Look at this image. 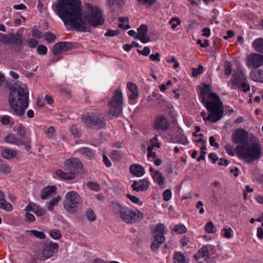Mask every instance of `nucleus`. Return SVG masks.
I'll return each mask as SVG.
<instances>
[{
  "instance_id": "dca6fc26",
  "label": "nucleus",
  "mask_w": 263,
  "mask_h": 263,
  "mask_svg": "<svg viewBox=\"0 0 263 263\" xmlns=\"http://www.w3.org/2000/svg\"><path fill=\"white\" fill-rule=\"evenodd\" d=\"M138 34L134 36L135 39H139L143 43H146L150 41L149 37L147 35V26L145 25H142L138 28Z\"/></svg>"
},
{
  "instance_id": "2f4dec72",
  "label": "nucleus",
  "mask_w": 263,
  "mask_h": 263,
  "mask_svg": "<svg viewBox=\"0 0 263 263\" xmlns=\"http://www.w3.org/2000/svg\"><path fill=\"white\" fill-rule=\"evenodd\" d=\"M61 197L60 196H58L50 200L49 203L47 204V208L49 211H53L54 206H57L59 202L61 200Z\"/></svg>"
},
{
  "instance_id": "0eeeda50",
  "label": "nucleus",
  "mask_w": 263,
  "mask_h": 263,
  "mask_svg": "<svg viewBox=\"0 0 263 263\" xmlns=\"http://www.w3.org/2000/svg\"><path fill=\"white\" fill-rule=\"evenodd\" d=\"M110 107L109 114L118 117L122 113L123 106L122 93L120 89H117L108 103Z\"/></svg>"
},
{
  "instance_id": "a19ab883",
  "label": "nucleus",
  "mask_w": 263,
  "mask_h": 263,
  "mask_svg": "<svg viewBox=\"0 0 263 263\" xmlns=\"http://www.w3.org/2000/svg\"><path fill=\"white\" fill-rule=\"evenodd\" d=\"M140 5L146 7H150L152 6L156 1V0H137Z\"/></svg>"
},
{
  "instance_id": "69168bd1",
  "label": "nucleus",
  "mask_w": 263,
  "mask_h": 263,
  "mask_svg": "<svg viewBox=\"0 0 263 263\" xmlns=\"http://www.w3.org/2000/svg\"><path fill=\"white\" fill-rule=\"evenodd\" d=\"M32 35L33 37H36L38 39H41L42 37L41 31L37 29H33L32 30Z\"/></svg>"
},
{
  "instance_id": "6e6d98bb",
  "label": "nucleus",
  "mask_w": 263,
  "mask_h": 263,
  "mask_svg": "<svg viewBox=\"0 0 263 263\" xmlns=\"http://www.w3.org/2000/svg\"><path fill=\"white\" fill-rule=\"evenodd\" d=\"M60 45H63V48L64 51H67L71 50L73 46L72 44V43L70 42H62V44H60Z\"/></svg>"
},
{
  "instance_id": "c756f323",
  "label": "nucleus",
  "mask_w": 263,
  "mask_h": 263,
  "mask_svg": "<svg viewBox=\"0 0 263 263\" xmlns=\"http://www.w3.org/2000/svg\"><path fill=\"white\" fill-rule=\"evenodd\" d=\"M16 155V152L11 149L6 148L3 151L2 155L3 158L10 159L14 158Z\"/></svg>"
},
{
  "instance_id": "f704fd0d",
  "label": "nucleus",
  "mask_w": 263,
  "mask_h": 263,
  "mask_svg": "<svg viewBox=\"0 0 263 263\" xmlns=\"http://www.w3.org/2000/svg\"><path fill=\"white\" fill-rule=\"evenodd\" d=\"M0 122L5 125L14 124V123L12 118L8 115L2 116L0 117Z\"/></svg>"
},
{
  "instance_id": "338daca9",
  "label": "nucleus",
  "mask_w": 263,
  "mask_h": 263,
  "mask_svg": "<svg viewBox=\"0 0 263 263\" xmlns=\"http://www.w3.org/2000/svg\"><path fill=\"white\" fill-rule=\"evenodd\" d=\"M127 87L131 92L138 91L136 85L132 82H128Z\"/></svg>"
},
{
  "instance_id": "7c9ffc66",
  "label": "nucleus",
  "mask_w": 263,
  "mask_h": 263,
  "mask_svg": "<svg viewBox=\"0 0 263 263\" xmlns=\"http://www.w3.org/2000/svg\"><path fill=\"white\" fill-rule=\"evenodd\" d=\"M174 263H187L184 254L180 252L176 253L174 256Z\"/></svg>"
},
{
  "instance_id": "6ab92c4d",
  "label": "nucleus",
  "mask_w": 263,
  "mask_h": 263,
  "mask_svg": "<svg viewBox=\"0 0 263 263\" xmlns=\"http://www.w3.org/2000/svg\"><path fill=\"white\" fill-rule=\"evenodd\" d=\"M23 39L19 34L10 35V42L9 44L15 45L14 49L16 51H20L22 49Z\"/></svg>"
},
{
  "instance_id": "603ef678",
  "label": "nucleus",
  "mask_w": 263,
  "mask_h": 263,
  "mask_svg": "<svg viewBox=\"0 0 263 263\" xmlns=\"http://www.w3.org/2000/svg\"><path fill=\"white\" fill-rule=\"evenodd\" d=\"M29 232L36 238H39L40 239H44L45 238V235L42 232H40L36 230H31Z\"/></svg>"
},
{
  "instance_id": "c9c22d12",
  "label": "nucleus",
  "mask_w": 263,
  "mask_h": 263,
  "mask_svg": "<svg viewBox=\"0 0 263 263\" xmlns=\"http://www.w3.org/2000/svg\"><path fill=\"white\" fill-rule=\"evenodd\" d=\"M0 208L6 211L10 212L12 210V205L10 203L7 202L6 200L4 199L0 200Z\"/></svg>"
},
{
  "instance_id": "bf43d9fd",
  "label": "nucleus",
  "mask_w": 263,
  "mask_h": 263,
  "mask_svg": "<svg viewBox=\"0 0 263 263\" xmlns=\"http://www.w3.org/2000/svg\"><path fill=\"white\" fill-rule=\"evenodd\" d=\"M163 199L165 201H168L172 197V193L171 190H166L164 191V192L163 193Z\"/></svg>"
},
{
  "instance_id": "f3484780",
  "label": "nucleus",
  "mask_w": 263,
  "mask_h": 263,
  "mask_svg": "<svg viewBox=\"0 0 263 263\" xmlns=\"http://www.w3.org/2000/svg\"><path fill=\"white\" fill-rule=\"evenodd\" d=\"M216 252L215 247L211 245H207L202 247L200 249L198 250V254L200 257H205L213 255Z\"/></svg>"
},
{
  "instance_id": "37998d69",
  "label": "nucleus",
  "mask_w": 263,
  "mask_h": 263,
  "mask_svg": "<svg viewBox=\"0 0 263 263\" xmlns=\"http://www.w3.org/2000/svg\"><path fill=\"white\" fill-rule=\"evenodd\" d=\"M232 72V64L228 61H226L224 63V73L228 76L231 74Z\"/></svg>"
},
{
  "instance_id": "423d86ee",
  "label": "nucleus",
  "mask_w": 263,
  "mask_h": 263,
  "mask_svg": "<svg viewBox=\"0 0 263 263\" xmlns=\"http://www.w3.org/2000/svg\"><path fill=\"white\" fill-rule=\"evenodd\" d=\"M82 204V198L75 191H70L66 194L63 206L68 213L71 214L76 213L79 206Z\"/></svg>"
},
{
  "instance_id": "0e129e2a",
  "label": "nucleus",
  "mask_w": 263,
  "mask_h": 263,
  "mask_svg": "<svg viewBox=\"0 0 263 263\" xmlns=\"http://www.w3.org/2000/svg\"><path fill=\"white\" fill-rule=\"evenodd\" d=\"M119 34V31L118 30H108L105 33V35L106 36H114Z\"/></svg>"
},
{
  "instance_id": "393cba45",
  "label": "nucleus",
  "mask_w": 263,
  "mask_h": 263,
  "mask_svg": "<svg viewBox=\"0 0 263 263\" xmlns=\"http://www.w3.org/2000/svg\"><path fill=\"white\" fill-rule=\"evenodd\" d=\"M171 140L173 142H177L183 145L187 143L186 137L185 136L181 131H179L178 134L172 137Z\"/></svg>"
},
{
  "instance_id": "774afa93",
  "label": "nucleus",
  "mask_w": 263,
  "mask_h": 263,
  "mask_svg": "<svg viewBox=\"0 0 263 263\" xmlns=\"http://www.w3.org/2000/svg\"><path fill=\"white\" fill-rule=\"evenodd\" d=\"M137 52L144 56H147L150 53V49L147 47H145L142 50H137Z\"/></svg>"
},
{
  "instance_id": "7ed1b4c3",
  "label": "nucleus",
  "mask_w": 263,
  "mask_h": 263,
  "mask_svg": "<svg viewBox=\"0 0 263 263\" xmlns=\"http://www.w3.org/2000/svg\"><path fill=\"white\" fill-rule=\"evenodd\" d=\"M235 151L238 157L247 160V162L259 160L262 156L261 145L255 142L250 145H237Z\"/></svg>"
},
{
  "instance_id": "72a5a7b5",
  "label": "nucleus",
  "mask_w": 263,
  "mask_h": 263,
  "mask_svg": "<svg viewBox=\"0 0 263 263\" xmlns=\"http://www.w3.org/2000/svg\"><path fill=\"white\" fill-rule=\"evenodd\" d=\"M60 44H62V42L55 44L52 48V52L55 55L61 54L64 51L63 48V45H60Z\"/></svg>"
},
{
  "instance_id": "4468645a",
  "label": "nucleus",
  "mask_w": 263,
  "mask_h": 263,
  "mask_svg": "<svg viewBox=\"0 0 263 263\" xmlns=\"http://www.w3.org/2000/svg\"><path fill=\"white\" fill-rule=\"evenodd\" d=\"M263 64V56L257 53H252L248 57L247 65L252 68H257Z\"/></svg>"
},
{
  "instance_id": "49530a36",
  "label": "nucleus",
  "mask_w": 263,
  "mask_h": 263,
  "mask_svg": "<svg viewBox=\"0 0 263 263\" xmlns=\"http://www.w3.org/2000/svg\"><path fill=\"white\" fill-rule=\"evenodd\" d=\"M181 23V21L178 18L172 17L169 21V24L171 25V27L173 29H174L177 27V25H179Z\"/></svg>"
},
{
  "instance_id": "20e7f679",
  "label": "nucleus",
  "mask_w": 263,
  "mask_h": 263,
  "mask_svg": "<svg viewBox=\"0 0 263 263\" xmlns=\"http://www.w3.org/2000/svg\"><path fill=\"white\" fill-rule=\"evenodd\" d=\"M115 212L122 221L127 224H133L140 221L143 218V214L138 209L133 210L127 206L117 204Z\"/></svg>"
},
{
  "instance_id": "5701e85b",
  "label": "nucleus",
  "mask_w": 263,
  "mask_h": 263,
  "mask_svg": "<svg viewBox=\"0 0 263 263\" xmlns=\"http://www.w3.org/2000/svg\"><path fill=\"white\" fill-rule=\"evenodd\" d=\"M4 141L6 142L15 144L17 146L22 145L24 144L22 138H17L15 135L13 134H9L5 137Z\"/></svg>"
},
{
  "instance_id": "4d7b16f0",
  "label": "nucleus",
  "mask_w": 263,
  "mask_h": 263,
  "mask_svg": "<svg viewBox=\"0 0 263 263\" xmlns=\"http://www.w3.org/2000/svg\"><path fill=\"white\" fill-rule=\"evenodd\" d=\"M46 40L49 43L53 42L55 39V35L53 33L50 32L46 33Z\"/></svg>"
},
{
  "instance_id": "13d9d810",
  "label": "nucleus",
  "mask_w": 263,
  "mask_h": 263,
  "mask_svg": "<svg viewBox=\"0 0 263 263\" xmlns=\"http://www.w3.org/2000/svg\"><path fill=\"white\" fill-rule=\"evenodd\" d=\"M17 134L20 137H23L25 135V129L23 124H20L18 125L17 130Z\"/></svg>"
},
{
  "instance_id": "79ce46f5",
  "label": "nucleus",
  "mask_w": 263,
  "mask_h": 263,
  "mask_svg": "<svg viewBox=\"0 0 263 263\" xmlns=\"http://www.w3.org/2000/svg\"><path fill=\"white\" fill-rule=\"evenodd\" d=\"M87 186L91 190L98 192L100 190V185L93 182L89 181L87 183Z\"/></svg>"
},
{
  "instance_id": "680f3d73",
  "label": "nucleus",
  "mask_w": 263,
  "mask_h": 263,
  "mask_svg": "<svg viewBox=\"0 0 263 263\" xmlns=\"http://www.w3.org/2000/svg\"><path fill=\"white\" fill-rule=\"evenodd\" d=\"M246 82L247 81H243V82L240 84L239 87L241 88L242 89L243 91L245 92H248V91L250 90V85L248 84H247Z\"/></svg>"
},
{
  "instance_id": "58836bf2",
  "label": "nucleus",
  "mask_w": 263,
  "mask_h": 263,
  "mask_svg": "<svg viewBox=\"0 0 263 263\" xmlns=\"http://www.w3.org/2000/svg\"><path fill=\"white\" fill-rule=\"evenodd\" d=\"M154 141H157V137L155 136L152 139L150 140L151 145L148 146L147 147V153H149L151 154L154 147H157L158 148L160 147V143H156L154 144Z\"/></svg>"
},
{
  "instance_id": "aec40b11",
  "label": "nucleus",
  "mask_w": 263,
  "mask_h": 263,
  "mask_svg": "<svg viewBox=\"0 0 263 263\" xmlns=\"http://www.w3.org/2000/svg\"><path fill=\"white\" fill-rule=\"evenodd\" d=\"M168 123L165 117L163 116H158L154 123L155 128L164 130L167 128Z\"/></svg>"
},
{
  "instance_id": "e2e57ef3",
  "label": "nucleus",
  "mask_w": 263,
  "mask_h": 263,
  "mask_svg": "<svg viewBox=\"0 0 263 263\" xmlns=\"http://www.w3.org/2000/svg\"><path fill=\"white\" fill-rule=\"evenodd\" d=\"M55 133L54 128L52 126L49 127L46 132V136L49 138L52 137Z\"/></svg>"
},
{
  "instance_id": "1a4fd4ad",
  "label": "nucleus",
  "mask_w": 263,
  "mask_h": 263,
  "mask_svg": "<svg viewBox=\"0 0 263 263\" xmlns=\"http://www.w3.org/2000/svg\"><path fill=\"white\" fill-rule=\"evenodd\" d=\"M166 233L165 227L162 223H159L156 227L153 232L154 241L151 247L153 251H157L161 244L165 241L164 234Z\"/></svg>"
},
{
  "instance_id": "9b49d317",
  "label": "nucleus",
  "mask_w": 263,
  "mask_h": 263,
  "mask_svg": "<svg viewBox=\"0 0 263 263\" xmlns=\"http://www.w3.org/2000/svg\"><path fill=\"white\" fill-rule=\"evenodd\" d=\"M249 133L243 128L235 129L232 133V141L235 144L247 145L248 144Z\"/></svg>"
},
{
  "instance_id": "9d476101",
  "label": "nucleus",
  "mask_w": 263,
  "mask_h": 263,
  "mask_svg": "<svg viewBox=\"0 0 263 263\" xmlns=\"http://www.w3.org/2000/svg\"><path fill=\"white\" fill-rule=\"evenodd\" d=\"M58 248V243L47 242L44 245L43 249L38 252L37 258L40 260L49 258L53 256L55 250Z\"/></svg>"
},
{
  "instance_id": "f03ea898",
  "label": "nucleus",
  "mask_w": 263,
  "mask_h": 263,
  "mask_svg": "<svg viewBox=\"0 0 263 263\" xmlns=\"http://www.w3.org/2000/svg\"><path fill=\"white\" fill-rule=\"evenodd\" d=\"M29 92L25 85L15 84L9 96V103L14 114L22 116L29 104Z\"/></svg>"
},
{
  "instance_id": "c85d7f7f",
  "label": "nucleus",
  "mask_w": 263,
  "mask_h": 263,
  "mask_svg": "<svg viewBox=\"0 0 263 263\" xmlns=\"http://www.w3.org/2000/svg\"><path fill=\"white\" fill-rule=\"evenodd\" d=\"M152 178L159 185H162L164 184V177L160 171H156L153 174Z\"/></svg>"
},
{
  "instance_id": "473e14b6",
  "label": "nucleus",
  "mask_w": 263,
  "mask_h": 263,
  "mask_svg": "<svg viewBox=\"0 0 263 263\" xmlns=\"http://www.w3.org/2000/svg\"><path fill=\"white\" fill-rule=\"evenodd\" d=\"M204 230L208 233L214 234L217 232V228L211 221L208 222L204 226Z\"/></svg>"
},
{
  "instance_id": "052dcab7",
  "label": "nucleus",
  "mask_w": 263,
  "mask_h": 263,
  "mask_svg": "<svg viewBox=\"0 0 263 263\" xmlns=\"http://www.w3.org/2000/svg\"><path fill=\"white\" fill-rule=\"evenodd\" d=\"M25 216L28 222H32L35 220L34 216L32 214L30 213L29 212H26Z\"/></svg>"
},
{
  "instance_id": "4be33fe9",
  "label": "nucleus",
  "mask_w": 263,
  "mask_h": 263,
  "mask_svg": "<svg viewBox=\"0 0 263 263\" xmlns=\"http://www.w3.org/2000/svg\"><path fill=\"white\" fill-rule=\"evenodd\" d=\"M129 171L131 174L138 177L142 176L145 173L144 168L139 164L131 165L129 167Z\"/></svg>"
},
{
  "instance_id": "412c9836",
  "label": "nucleus",
  "mask_w": 263,
  "mask_h": 263,
  "mask_svg": "<svg viewBox=\"0 0 263 263\" xmlns=\"http://www.w3.org/2000/svg\"><path fill=\"white\" fill-rule=\"evenodd\" d=\"M55 174L59 178L67 181L71 180L76 177L73 172H69L66 173L60 169L56 170Z\"/></svg>"
},
{
  "instance_id": "a211bd4d",
  "label": "nucleus",
  "mask_w": 263,
  "mask_h": 263,
  "mask_svg": "<svg viewBox=\"0 0 263 263\" xmlns=\"http://www.w3.org/2000/svg\"><path fill=\"white\" fill-rule=\"evenodd\" d=\"M231 81L233 85L237 88H239L240 84L243 81H247V80L243 72L242 71L238 70L233 74Z\"/></svg>"
},
{
  "instance_id": "f8f14e48",
  "label": "nucleus",
  "mask_w": 263,
  "mask_h": 263,
  "mask_svg": "<svg viewBox=\"0 0 263 263\" xmlns=\"http://www.w3.org/2000/svg\"><path fill=\"white\" fill-rule=\"evenodd\" d=\"M64 165L70 172H72L74 176L81 172L83 169V164L80 159L77 157H71L66 160L64 162Z\"/></svg>"
},
{
  "instance_id": "6e6552de",
  "label": "nucleus",
  "mask_w": 263,
  "mask_h": 263,
  "mask_svg": "<svg viewBox=\"0 0 263 263\" xmlns=\"http://www.w3.org/2000/svg\"><path fill=\"white\" fill-rule=\"evenodd\" d=\"M81 120L87 126L97 129L103 128L106 125L105 119L101 114L91 116L83 115L82 116Z\"/></svg>"
},
{
  "instance_id": "5fc2aeb1",
  "label": "nucleus",
  "mask_w": 263,
  "mask_h": 263,
  "mask_svg": "<svg viewBox=\"0 0 263 263\" xmlns=\"http://www.w3.org/2000/svg\"><path fill=\"white\" fill-rule=\"evenodd\" d=\"M70 130L72 135L74 137H78L80 135V130L79 128L75 125H72L70 127Z\"/></svg>"
},
{
  "instance_id": "c03bdc74",
  "label": "nucleus",
  "mask_w": 263,
  "mask_h": 263,
  "mask_svg": "<svg viewBox=\"0 0 263 263\" xmlns=\"http://www.w3.org/2000/svg\"><path fill=\"white\" fill-rule=\"evenodd\" d=\"M0 172L4 174H9L11 172L10 167L6 164H0Z\"/></svg>"
},
{
  "instance_id": "f257e3e1",
  "label": "nucleus",
  "mask_w": 263,
  "mask_h": 263,
  "mask_svg": "<svg viewBox=\"0 0 263 263\" xmlns=\"http://www.w3.org/2000/svg\"><path fill=\"white\" fill-rule=\"evenodd\" d=\"M55 10L65 25L80 31H90L92 27L104 23L102 11L98 7H91L87 15H83L80 0H59Z\"/></svg>"
},
{
  "instance_id": "8fccbe9b",
  "label": "nucleus",
  "mask_w": 263,
  "mask_h": 263,
  "mask_svg": "<svg viewBox=\"0 0 263 263\" xmlns=\"http://www.w3.org/2000/svg\"><path fill=\"white\" fill-rule=\"evenodd\" d=\"M27 45L30 48H35L39 44V42L34 39L30 38L27 40Z\"/></svg>"
},
{
  "instance_id": "bb28decb",
  "label": "nucleus",
  "mask_w": 263,
  "mask_h": 263,
  "mask_svg": "<svg viewBox=\"0 0 263 263\" xmlns=\"http://www.w3.org/2000/svg\"><path fill=\"white\" fill-rule=\"evenodd\" d=\"M79 153L88 158L92 159L95 155V152L92 149L88 147H82L79 149Z\"/></svg>"
},
{
  "instance_id": "4c0bfd02",
  "label": "nucleus",
  "mask_w": 263,
  "mask_h": 263,
  "mask_svg": "<svg viewBox=\"0 0 263 263\" xmlns=\"http://www.w3.org/2000/svg\"><path fill=\"white\" fill-rule=\"evenodd\" d=\"M119 22H121V23L119 24L118 27L120 28H123L125 29H128L130 27L129 25L127 24L124 25L123 23H128V18L127 17H120L118 18Z\"/></svg>"
},
{
  "instance_id": "a878e982",
  "label": "nucleus",
  "mask_w": 263,
  "mask_h": 263,
  "mask_svg": "<svg viewBox=\"0 0 263 263\" xmlns=\"http://www.w3.org/2000/svg\"><path fill=\"white\" fill-rule=\"evenodd\" d=\"M251 79L256 82H263V70H255L250 73Z\"/></svg>"
},
{
  "instance_id": "ea45409f",
  "label": "nucleus",
  "mask_w": 263,
  "mask_h": 263,
  "mask_svg": "<svg viewBox=\"0 0 263 263\" xmlns=\"http://www.w3.org/2000/svg\"><path fill=\"white\" fill-rule=\"evenodd\" d=\"M173 230L177 234H182L186 232V228L183 224H178L174 227Z\"/></svg>"
},
{
  "instance_id": "cd10ccee",
  "label": "nucleus",
  "mask_w": 263,
  "mask_h": 263,
  "mask_svg": "<svg viewBox=\"0 0 263 263\" xmlns=\"http://www.w3.org/2000/svg\"><path fill=\"white\" fill-rule=\"evenodd\" d=\"M252 46L256 51L263 53V39L259 38L255 40Z\"/></svg>"
},
{
  "instance_id": "ddd939ff",
  "label": "nucleus",
  "mask_w": 263,
  "mask_h": 263,
  "mask_svg": "<svg viewBox=\"0 0 263 263\" xmlns=\"http://www.w3.org/2000/svg\"><path fill=\"white\" fill-rule=\"evenodd\" d=\"M200 98L202 102L206 100L210 99L213 97L218 98V95L212 92V86L207 84L203 83L200 86Z\"/></svg>"
},
{
  "instance_id": "2eb2a0df",
  "label": "nucleus",
  "mask_w": 263,
  "mask_h": 263,
  "mask_svg": "<svg viewBox=\"0 0 263 263\" xmlns=\"http://www.w3.org/2000/svg\"><path fill=\"white\" fill-rule=\"evenodd\" d=\"M150 182L147 179H143L138 181H134L132 187L136 192H143L147 191Z\"/></svg>"
},
{
  "instance_id": "a18cd8bd",
  "label": "nucleus",
  "mask_w": 263,
  "mask_h": 263,
  "mask_svg": "<svg viewBox=\"0 0 263 263\" xmlns=\"http://www.w3.org/2000/svg\"><path fill=\"white\" fill-rule=\"evenodd\" d=\"M50 236L55 239H58L61 237L60 231L58 229L51 231L49 233Z\"/></svg>"
},
{
  "instance_id": "09e8293b",
  "label": "nucleus",
  "mask_w": 263,
  "mask_h": 263,
  "mask_svg": "<svg viewBox=\"0 0 263 263\" xmlns=\"http://www.w3.org/2000/svg\"><path fill=\"white\" fill-rule=\"evenodd\" d=\"M37 51L39 54L45 55L47 52V48L43 45H40L37 47Z\"/></svg>"
},
{
  "instance_id": "de8ad7c7",
  "label": "nucleus",
  "mask_w": 263,
  "mask_h": 263,
  "mask_svg": "<svg viewBox=\"0 0 263 263\" xmlns=\"http://www.w3.org/2000/svg\"><path fill=\"white\" fill-rule=\"evenodd\" d=\"M127 198L129 199L132 202L134 203H137L139 205H142V202H141L139 198L135 196H133L130 194H126Z\"/></svg>"
},
{
  "instance_id": "864d4df0",
  "label": "nucleus",
  "mask_w": 263,
  "mask_h": 263,
  "mask_svg": "<svg viewBox=\"0 0 263 263\" xmlns=\"http://www.w3.org/2000/svg\"><path fill=\"white\" fill-rule=\"evenodd\" d=\"M222 231L224 232V233L223 234V236L225 238H231L232 237V230L231 228H230L229 229H227V228H224L222 229Z\"/></svg>"
},
{
  "instance_id": "3c124183",
  "label": "nucleus",
  "mask_w": 263,
  "mask_h": 263,
  "mask_svg": "<svg viewBox=\"0 0 263 263\" xmlns=\"http://www.w3.org/2000/svg\"><path fill=\"white\" fill-rule=\"evenodd\" d=\"M86 216L87 219L91 221H93L96 219L95 213L91 209H88L87 210Z\"/></svg>"
},
{
  "instance_id": "39448f33",
  "label": "nucleus",
  "mask_w": 263,
  "mask_h": 263,
  "mask_svg": "<svg viewBox=\"0 0 263 263\" xmlns=\"http://www.w3.org/2000/svg\"><path fill=\"white\" fill-rule=\"evenodd\" d=\"M202 103L209 112L208 119L210 122H216L222 118L223 113L222 103L219 97L218 99L213 97Z\"/></svg>"
},
{
  "instance_id": "e433bc0d",
  "label": "nucleus",
  "mask_w": 263,
  "mask_h": 263,
  "mask_svg": "<svg viewBox=\"0 0 263 263\" xmlns=\"http://www.w3.org/2000/svg\"><path fill=\"white\" fill-rule=\"evenodd\" d=\"M40 208V206L38 204L34 202H30L25 208L24 210L26 212L32 211L34 213L36 212V211L39 209Z\"/></svg>"
},
{
  "instance_id": "b1692460",
  "label": "nucleus",
  "mask_w": 263,
  "mask_h": 263,
  "mask_svg": "<svg viewBox=\"0 0 263 263\" xmlns=\"http://www.w3.org/2000/svg\"><path fill=\"white\" fill-rule=\"evenodd\" d=\"M57 187L55 186H48L43 189L41 193V198L44 200L48 198L49 196L55 191Z\"/></svg>"
}]
</instances>
